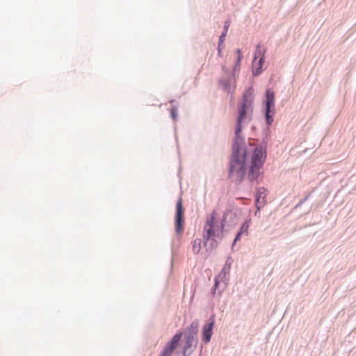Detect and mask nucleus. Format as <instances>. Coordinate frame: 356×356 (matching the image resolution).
I'll use <instances>...</instances> for the list:
<instances>
[{"label":"nucleus","instance_id":"2","mask_svg":"<svg viewBox=\"0 0 356 356\" xmlns=\"http://www.w3.org/2000/svg\"><path fill=\"white\" fill-rule=\"evenodd\" d=\"M198 320H194L187 327L186 332L184 334L186 341L183 347V356H190L195 349L198 341Z\"/></svg>","mask_w":356,"mask_h":356},{"label":"nucleus","instance_id":"25","mask_svg":"<svg viewBox=\"0 0 356 356\" xmlns=\"http://www.w3.org/2000/svg\"><path fill=\"white\" fill-rule=\"evenodd\" d=\"M219 284H220V282H219L217 279H216V280H215L214 285L213 286L212 289H211V293H212L213 295L216 293V290H217V289H218V287Z\"/></svg>","mask_w":356,"mask_h":356},{"label":"nucleus","instance_id":"17","mask_svg":"<svg viewBox=\"0 0 356 356\" xmlns=\"http://www.w3.org/2000/svg\"><path fill=\"white\" fill-rule=\"evenodd\" d=\"M231 263H232V259L231 258H227L226 262H225V266H223L221 272H220V275H225L227 273L229 272V270H230V268H231Z\"/></svg>","mask_w":356,"mask_h":356},{"label":"nucleus","instance_id":"23","mask_svg":"<svg viewBox=\"0 0 356 356\" xmlns=\"http://www.w3.org/2000/svg\"><path fill=\"white\" fill-rule=\"evenodd\" d=\"M262 188H259L257 193V195H256V200H257V209H260V207L259 206V204H260L259 202V199L261 197V190Z\"/></svg>","mask_w":356,"mask_h":356},{"label":"nucleus","instance_id":"14","mask_svg":"<svg viewBox=\"0 0 356 356\" xmlns=\"http://www.w3.org/2000/svg\"><path fill=\"white\" fill-rule=\"evenodd\" d=\"M234 75H233L232 76H229L227 79L220 80L219 83H220V86L228 92H230V87H231L232 82L234 79Z\"/></svg>","mask_w":356,"mask_h":356},{"label":"nucleus","instance_id":"20","mask_svg":"<svg viewBox=\"0 0 356 356\" xmlns=\"http://www.w3.org/2000/svg\"><path fill=\"white\" fill-rule=\"evenodd\" d=\"M264 53H265V51L264 50H262L261 49V45L260 44H259L257 46V49H256V51H255V56H254V60L258 57V58H264Z\"/></svg>","mask_w":356,"mask_h":356},{"label":"nucleus","instance_id":"30","mask_svg":"<svg viewBox=\"0 0 356 356\" xmlns=\"http://www.w3.org/2000/svg\"><path fill=\"white\" fill-rule=\"evenodd\" d=\"M222 291H223V289H222V290H220V291H218L219 295H220V294H221V293L222 292Z\"/></svg>","mask_w":356,"mask_h":356},{"label":"nucleus","instance_id":"15","mask_svg":"<svg viewBox=\"0 0 356 356\" xmlns=\"http://www.w3.org/2000/svg\"><path fill=\"white\" fill-rule=\"evenodd\" d=\"M264 63V58H260L258 61V67L257 68H252V74L255 76H259L263 71V65Z\"/></svg>","mask_w":356,"mask_h":356},{"label":"nucleus","instance_id":"18","mask_svg":"<svg viewBox=\"0 0 356 356\" xmlns=\"http://www.w3.org/2000/svg\"><path fill=\"white\" fill-rule=\"evenodd\" d=\"M236 53L238 54V56H237L236 64L233 68L234 72H236L238 70V69L239 68L240 65H241V60L242 59L241 51L240 49H236Z\"/></svg>","mask_w":356,"mask_h":356},{"label":"nucleus","instance_id":"29","mask_svg":"<svg viewBox=\"0 0 356 356\" xmlns=\"http://www.w3.org/2000/svg\"><path fill=\"white\" fill-rule=\"evenodd\" d=\"M218 55L220 56V54H221V49H220V47H218Z\"/></svg>","mask_w":356,"mask_h":356},{"label":"nucleus","instance_id":"7","mask_svg":"<svg viewBox=\"0 0 356 356\" xmlns=\"http://www.w3.org/2000/svg\"><path fill=\"white\" fill-rule=\"evenodd\" d=\"M184 209L180 198L176 204V213L175 219V232L177 234H181L184 230Z\"/></svg>","mask_w":356,"mask_h":356},{"label":"nucleus","instance_id":"13","mask_svg":"<svg viewBox=\"0 0 356 356\" xmlns=\"http://www.w3.org/2000/svg\"><path fill=\"white\" fill-rule=\"evenodd\" d=\"M263 166H260L258 165L251 164L249 167V170L248 172V179L250 181L253 182L259 178L261 175V168Z\"/></svg>","mask_w":356,"mask_h":356},{"label":"nucleus","instance_id":"12","mask_svg":"<svg viewBox=\"0 0 356 356\" xmlns=\"http://www.w3.org/2000/svg\"><path fill=\"white\" fill-rule=\"evenodd\" d=\"M248 109H243L238 108V116L236 118V127L235 129V137L234 139L238 138H244L242 137L240 134L242 131V122L246 118L248 113Z\"/></svg>","mask_w":356,"mask_h":356},{"label":"nucleus","instance_id":"31","mask_svg":"<svg viewBox=\"0 0 356 356\" xmlns=\"http://www.w3.org/2000/svg\"><path fill=\"white\" fill-rule=\"evenodd\" d=\"M175 102V100H171V101H170V103H171V104H173V102Z\"/></svg>","mask_w":356,"mask_h":356},{"label":"nucleus","instance_id":"16","mask_svg":"<svg viewBox=\"0 0 356 356\" xmlns=\"http://www.w3.org/2000/svg\"><path fill=\"white\" fill-rule=\"evenodd\" d=\"M201 249V240L196 238L193 241L192 250L195 254H198Z\"/></svg>","mask_w":356,"mask_h":356},{"label":"nucleus","instance_id":"19","mask_svg":"<svg viewBox=\"0 0 356 356\" xmlns=\"http://www.w3.org/2000/svg\"><path fill=\"white\" fill-rule=\"evenodd\" d=\"M249 222L248 220H245L243 222V223L241 225L240 229L238 230L239 232H241L243 234L248 235V228H249Z\"/></svg>","mask_w":356,"mask_h":356},{"label":"nucleus","instance_id":"6","mask_svg":"<svg viewBox=\"0 0 356 356\" xmlns=\"http://www.w3.org/2000/svg\"><path fill=\"white\" fill-rule=\"evenodd\" d=\"M267 141L266 139L262 140L260 145L253 148V153L251 158V164L263 166L266 158Z\"/></svg>","mask_w":356,"mask_h":356},{"label":"nucleus","instance_id":"3","mask_svg":"<svg viewBox=\"0 0 356 356\" xmlns=\"http://www.w3.org/2000/svg\"><path fill=\"white\" fill-rule=\"evenodd\" d=\"M265 105L264 117L268 126H270L273 122V116L275 113V92L273 90L268 88L265 92Z\"/></svg>","mask_w":356,"mask_h":356},{"label":"nucleus","instance_id":"21","mask_svg":"<svg viewBox=\"0 0 356 356\" xmlns=\"http://www.w3.org/2000/svg\"><path fill=\"white\" fill-rule=\"evenodd\" d=\"M217 241L213 238H212V239L210 240L209 245L205 247L207 248V250L211 251L213 248H215L217 246Z\"/></svg>","mask_w":356,"mask_h":356},{"label":"nucleus","instance_id":"27","mask_svg":"<svg viewBox=\"0 0 356 356\" xmlns=\"http://www.w3.org/2000/svg\"><path fill=\"white\" fill-rule=\"evenodd\" d=\"M225 33H221V35L219 38L218 47H220V45L223 44V42L225 41Z\"/></svg>","mask_w":356,"mask_h":356},{"label":"nucleus","instance_id":"10","mask_svg":"<svg viewBox=\"0 0 356 356\" xmlns=\"http://www.w3.org/2000/svg\"><path fill=\"white\" fill-rule=\"evenodd\" d=\"M182 337V333L179 332L175 334L172 339L166 343L161 352L160 356H171L174 350L177 348Z\"/></svg>","mask_w":356,"mask_h":356},{"label":"nucleus","instance_id":"4","mask_svg":"<svg viewBox=\"0 0 356 356\" xmlns=\"http://www.w3.org/2000/svg\"><path fill=\"white\" fill-rule=\"evenodd\" d=\"M216 212V211H213L211 216L209 218H207L206 225L204 227L205 234L203 235L204 243V246H208L210 242V240L212 239L214 236H218V233H220V227L216 225L215 222V215ZM220 238V237H219ZM222 238H220L221 239Z\"/></svg>","mask_w":356,"mask_h":356},{"label":"nucleus","instance_id":"1","mask_svg":"<svg viewBox=\"0 0 356 356\" xmlns=\"http://www.w3.org/2000/svg\"><path fill=\"white\" fill-rule=\"evenodd\" d=\"M250 150L244 138L234 139L229 158V177L236 184H240L247 170V156Z\"/></svg>","mask_w":356,"mask_h":356},{"label":"nucleus","instance_id":"5","mask_svg":"<svg viewBox=\"0 0 356 356\" xmlns=\"http://www.w3.org/2000/svg\"><path fill=\"white\" fill-rule=\"evenodd\" d=\"M216 212V211H213L211 216L209 218H207L206 225L204 227L205 234L203 235L204 243V246H208L210 242V240L212 239L214 236H218V233H220V227L216 225L215 222V215ZM220 238V237H219ZM222 238H220L221 239Z\"/></svg>","mask_w":356,"mask_h":356},{"label":"nucleus","instance_id":"22","mask_svg":"<svg viewBox=\"0 0 356 356\" xmlns=\"http://www.w3.org/2000/svg\"><path fill=\"white\" fill-rule=\"evenodd\" d=\"M177 106H172V108H171V111H170V114H171V117L173 120H176L177 117Z\"/></svg>","mask_w":356,"mask_h":356},{"label":"nucleus","instance_id":"9","mask_svg":"<svg viewBox=\"0 0 356 356\" xmlns=\"http://www.w3.org/2000/svg\"><path fill=\"white\" fill-rule=\"evenodd\" d=\"M237 215L236 213L233 212L232 210H227L224 213L223 218L220 222V233H218V236L222 238V232L225 228V224L227 223L229 226H232L237 222Z\"/></svg>","mask_w":356,"mask_h":356},{"label":"nucleus","instance_id":"8","mask_svg":"<svg viewBox=\"0 0 356 356\" xmlns=\"http://www.w3.org/2000/svg\"><path fill=\"white\" fill-rule=\"evenodd\" d=\"M254 102V89L249 86L243 92L241 100L238 104V108L243 109H251L252 111V104Z\"/></svg>","mask_w":356,"mask_h":356},{"label":"nucleus","instance_id":"26","mask_svg":"<svg viewBox=\"0 0 356 356\" xmlns=\"http://www.w3.org/2000/svg\"><path fill=\"white\" fill-rule=\"evenodd\" d=\"M229 21H226L225 22V24H224V27H223V32L222 33H225V36H226V34L227 33V31L229 29Z\"/></svg>","mask_w":356,"mask_h":356},{"label":"nucleus","instance_id":"24","mask_svg":"<svg viewBox=\"0 0 356 356\" xmlns=\"http://www.w3.org/2000/svg\"><path fill=\"white\" fill-rule=\"evenodd\" d=\"M242 235L243 234L238 231L232 244V249H234L236 243L241 239Z\"/></svg>","mask_w":356,"mask_h":356},{"label":"nucleus","instance_id":"11","mask_svg":"<svg viewBox=\"0 0 356 356\" xmlns=\"http://www.w3.org/2000/svg\"><path fill=\"white\" fill-rule=\"evenodd\" d=\"M215 324V316L212 315L209 319V322L205 323L202 328V340L204 343H207L210 341L212 334L213 328Z\"/></svg>","mask_w":356,"mask_h":356},{"label":"nucleus","instance_id":"28","mask_svg":"<svg viewBox=\"0 0 356 356\" xmlns=\"http://www.w3.org/2000/svg\"><path fill=\"white\" fill-rule=\"evenodd\" d=\"M309 197V195H307L305 198H303L302 200H301L299 202V204L297 205V207H298L299 205L303 204L308 198Z\"/></svg>","mask_w":356,"mask_h":356}]
</instances>
